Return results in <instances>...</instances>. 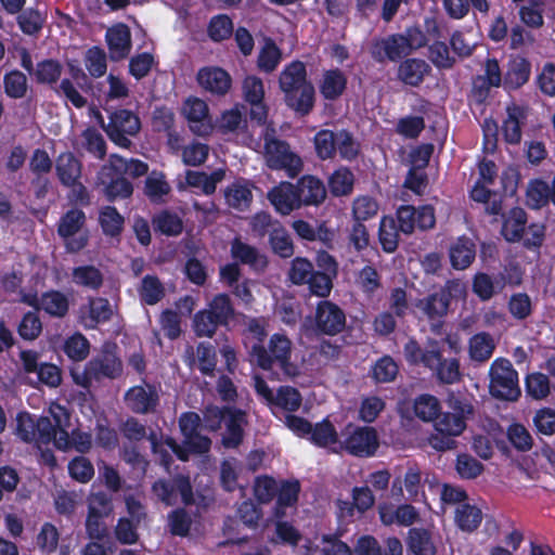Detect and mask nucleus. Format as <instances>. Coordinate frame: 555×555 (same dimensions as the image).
I'll list each match as a JSON object with an SVG mask.
<instances>
[{"label": "nucleus", "instance_id": "f257e3e1", "mask_svg": "<svg viewBox=\"0 0 555 555\" xmlns=\"http://www.w3.org/2000/svg\"><path fill=\"white\" fill-rule=\"evenodd\" d=\"M447 411L440 412L434 427L436 434L429 437V444L437 451H449L457 448L455 437L461 436L467 422L475 416L473 398L461 392H451L446 400Z\"/></svg>", "mask_w": 555, "mask_h": 555}, {"label": "nucleus", "instance_id": "f03ea898", "mask_svg": "<svg viewBox=\"0 0 555 555\" xmlns=\"http://www.w3.org/2000/svg\"><path fill=\"white\" fill-rule=\"evenodd\" d=\"M338 274V262L326 250L315 255V267L306 257H295L287 272L288 280L297 286L308 285L309 292L321 298L330 296Z\"/></svg>", "mask_w": 555, "mask_h": 555}, {"label": "nucleus", "instance_id": "7ed1b4c3", "mask_svg": "<svg viewBox=\"0 0 555 555\" xmlns=\"http://www.w3.org/2000/svg\"><path fill=\"white\" fill-rule=\"evenodd\" d=\"M279 88L284 94L286 106L299 116L309 115L315 104V89L308 79L307 66L294 60L286 64L279 76Z\"/></svg>", "mask_w": 555, "mask_h": 555}, {"label": "nucleus", "instance_id": "20e7f679", "mask_svg": "<svg viewBox=\"0 0 555 555\" xmlns=\"http://www.w3.org/2000/svg\"><path fill=\"white\" fill-rule=\"evenodd\" d=\"M234 317L235 308L230 295L219 293L211 298L205 309L194 314L192 328L199 338H212L219 328L229 330Z\"/></svg>", "mask_w": 555, "mask_h": 555}, {"label": "nucleus", "instance_id": "39448f33", "mask_svg": "<svg viewBox=\"0 0 555 555\" xmlns=\"http://www.w3.org/2000/svg\"><path fill=\"white\" fill-rule=\"evenodd\" d=\"M292 341L280 333L271 335L268 346L254 344L249 350L250 361L263 371H271L274 366L291 374Z\"/></svg>", "mask_w": 555, "mask_h": 555}, {"label": "nucleus", "instance_id": "423d86ee", "mask_svg": "<svg viewBox=\"0 0 555 555\" xmlns=\"http://www.w3.org/2000/svg\"><path fill=\"white\" fill-rule=\"evenodd\" d=\"M108 114V122L104 127L108 139L119 147L129 149L132 144L129 137H134L141 129L139 116L128 108L113 109L107 104L103 107Z\"/></svg>", "mask_w": 555, "mask_h": 555}, {"label": "nucleus", "instance_id": "0eeeda50", "mask_svg": "<svg viewBox=\"0 0 555 555\" xmlns=\"http://www.w3.org/2000/svg\"><path fill=\"white\" fill-rule=\"evenodd\" d=\"M489 376V390L493 398L505 401L518 400L521 393L518 373L508 359H495L490 366Z\"/></svg>", "mask_w": 555, "mask_h": 555}, {"label": "nucleus", "instance_id": "6e6552de", "mask_svg": "<svg viewBox=\"0 0 555 555\" xmlns=\"http://www.w3.org/2000/svg\"><path fill=\"white\" fill-rule=\"evenodd\" d=\"M461 291V285L457 281L449 280L438 291L418 299L415 302V307L434 326L440 325L448 314L452 297Z\"/></svg>", "mask_w": 555, "mask_h": 555}, {"label": "nucleus", "instance_id": "1a4fd4ad", "mask_svg": "<svg viewBox=\"0 0 555 555\" xmlns=\"http://www.w3.org/2000/svg\"><path fill=\"white\" fill-rule=\"evenodd\" d=\"M152 492L167 506L177 503L178 495L185 506L195 503L193 486L189 476L176 474L169 478H159L152 485Z\"/></svg>", "mask_w": 555, "mask_h": 555}, {"label": "nucleus", "instance_id": "9d476101", "mask_svg": "<svg viewBox=\"0 0 555 555\" xmlns=\"http://www.w3.org/2000/svg\"><path fill=\"white\" fill-rule=\"evenodd\" d=\"M346 327L345 311L335 302L321 300L314 311L311 330L315 336H336Z\"/></svg>", "mask_w": 555, "mask_h": 555}, {"label": "nucleus", "instance_id": "9b49d317", "mask_svg": "<svg viewBox=\"0 0 555 555\" xmlns=\"http://www.w3.org/2000/svg\"><path fill=\"white\" fill-rule=\"evenodd\" d=\"M348 436L341 442V448L349 454L359 457L373 456L378 447L377 431L373 427L353 426L351 423L346 426Z\"/></svg>", "mask_w": 555, "mask_h": 555}, {"label": "nucleus", "instance_id": "f8f14e48", "mask_svg": "<svg viewBox=\"0 0 555 555\" xmlns=\"http://www.w3.org/2000/svg\"><path fill=\"white\" fill-rule=\"evenodd\" d=\"M242 95L249 105L248 116L250 121L258 126L266 125L269 106L264 102V86L261 78L254 75L246 76L242 82Z\"/></svg>", "mask_w": 555, "mask_h": 555}, {"label": "nucleus", "instance_id": "ddd939ff", "mask_svg": "<svg viewBox=\"0 0 555 555\" xmlns=\"http://www.w3.org/2000/svg\"><path fill=\"white\" fill-rule=\"evenodd\" d=\"M116 343L106 341L100 352L88 361L89 369L96 382L103 378L115 379L122 373V362L117 354Z\"/></svg>", "mask_w": 555, "mask_h": 555}, {"label": "nucleus", "instance_id": "4468645a", "mask_svg": "<svg viewBox=\"0 0 555 555\" xmlns=\"http://www.w3.org/2000/svg\"><path fill=\"white\" fill-rule=\"evenodd\" d=\"M124 401L132 413L147 415L156 412L160 398L156 386L145 383L130 387L124 395Z\"/></svg>", "mask_w": 555, "mask_h": 555}, {"label": "nucleus", "instance_id": "2eb2a0df", "mask_svg": "<svg viewBox=\"0 0 555 555\" xmlns=\"http://www.w3.org/2000/svg\"><path fill=\"white\" fill-rule=\"evenodd\" d=\"M56 410L57 412L51 409L53 421L48 416L38 417L35 442L46 446L53 442L56 448L57 438L69 421V414L65 408L56 405Z\"/></svg>", "mask_w": 555, "mask_h": 555}, {"label": "nucleus", "instance_id": "dca6fc26", "mask_svg": "<svg viewBox=\"0 0 555 555\" xmlns=\"http://www.w3.org/2000/svg\"><path fill=\"white\" fill-rule=\"evenodd\" d=\"M108 165L103 166L99 172L100 183L104 186L103 193L106 199L111 203L125 199L132 195L133 185L125 177H122L116 169L107 170Z\"/></svg>", "mask_w": 555, "mask_h": 555}, {"label": "nucleus", "instance_id": "f3484780", "mask_svg": "<svg viewBox=\"0 0 555 555\" xmlns=\"http://www.w3.org/2000/svg\"><path fill=\"white\" fill-rule=\"evenodd\" d=\"M197 83L207 92L223 96L232 87L230 74L218 66L202 67L196 75Z\"/></svg>", "mask_w": 555, "mask_h": 555}, {"label": "nucleus", "instance_id": "a211bd4d", "mask_svg": "<svg viewBox=\"0 0 555 555\" xmlns=\"http://www.w3.org/2000/svg\"><path fill=\"white\" fill-rule=\"evenodd\" d=\"M185 117L189 121L190 130L199 137L210 134L212 126L209 117L208 105L198 98H191L184 104Z\"/></svg>", "mask_w": 555, "mask_h": 555}, {"label": "nucleus", "instance_id": "6ab92c4d", "mask_svg": "<svg viewBox=\"0 0 555 555\" xmlns=\"http://www.w3.org/2000/svg\"><path fill=\"white\" fill-rule=\"evenodd\" d=\"M431 74V66L420 57H406L400 62L397 78L409 87H420L425 78Z\"/></svg>", "mask_w": 555, "mask_h": 555}, {"label": "nucleus", "instance_id": "aec40b11", "mask_svg": "<svg viewBox=\"0 0 555 555\" xmlns=\"http://www.w3.org/2000/svg\"><path fill=\"white\" fill-rule=\"evenodd\" d=\"M246 412L232 406L224 420L225 431L222 435L221 443L225 449L238 448L244 439V425L247 424Z\"/></svg>", "mask_w": 555, "mask_h": 555}, {"label": "nucleus", "instance_id": "412c9836", "mask_svg": "<svg viewBox=\"0 0 555 555\" xmlns=\"http://www.w3.org/2000/svg\"><path fill=\"white\" fill-rule=\"evenodd\" d=\"M298 204L306 206H319L326 197V188L323 181L314 176H302L296 183Z\"/></svg>", "mask_w": 555, "mask_h": 555}, {"label": "nucleus", "instance_id": "4be33fe9", "mask_svg": "<svg viewBox=\"0 0 555 555\" xmlns=\"http://www.w3.org/2000/svg\"><path fill=\"white\" fill-rule=\"evenodd\" d=\"M106 41L113 60L126 59L132 47L130 28L124 23L112 26L106 31Z\"/></svg>", "mask_w": 555, "mask_h": 555}, {"label": "nucleus", "instance_id": "5701e85b", "mask_svg": "<svg viewBox=\"0 0 555 555\" xmlns=\"http://www.w3.org/2000/svg\"><path fill=\"white\" fill-rule=\"evenodd\" d=\"M348 78L340 68L325 69L319 81V91L325 101L338 100L347 90Z\"/></svg>", "mask_w": 555, "mask_h": 555}, {"label": "nucleus", "instance_id": "b1692460", "mask_svg": "<svg viewBox=\"0 0 555 555\" xmlns=\"http://www.w3.org/2000/svg\"><path fill=\"white\" fill-rule=\"evenodd\" d=\"M476 258V244L466 235L459 236L449 247L451 267L455 270L467 269Z\"/></svg>", "mask_w": 555, "mask_h": 555}, {"label": "nucleus", "instance_id": "393cba45", "mask_svg": "<svg viewBox=\"0 0 555 555\" xmlns=\"http://www.w3.org/2000/svg\"><path fill=\"white\" fill-rule=\"evenodd\" d=\"M301 486L298 479H282L279 481L274 516L282 519L286 508L297 504Z\"/></svg>", "mask_w": 555, "mask_h": 555}, {"label": "nucleus", "instance_id": "a878e982", "mask_svg": "<svg viewBox=\"0 0 555 555\" xmlns=\"http://www.w3.org/2000/svg\"><path fill=\"white\" fill-rule=\"evenodd\" d=\"M531 76V62L521 55L509 59L504 75V85L508 89L517 90L526 85Z\"/></svg>", "mask_w": 555, "mask_h": 555}, {"label": "nucleus", "instance_id": "bb28decb", "mask_svg": "<svg viewBox=\"0 0 555 555\" xmlns=\"http://www.w3.org/2000/svg\"><path fill=\"white\" fill-rule=\"evenodd\" d=\"M526 196L531 208H544L550 203L555 206V176L551 184L542 179H532L529 181Z\"/></svg>", "mask_w": 555, "mask_h": 555}, {"label": "nucleus", "instance_id": "cd10ccee", "mask_svg": "<svg viewBox=\"0 0 555 555\" xmlns=\"http://www.w3.org/2000/svg\"><path fill=\"white\" fill-rule=\"evenodd\" d=\"M403 353L409 364L428 367L437 360L438 344L434 341L429 348L423 349L416 339L410 338L403 347Z\"/></svg>", "mask_w": 555, "mask_h": 555}, {"label": "nucleus", "instance_id": "c85d7f7f", "mask_svg": "<svg viewBox=\"0 0 555 555\" xmlns=\"http://www.w3.org/2000/svg\"><path fill=\"white\" fill-rule=\"evenodd\" d=\"M253 186L246 179H235L223 191L225 203L230 208H240L241 206L248 208L253 202Z\"/></svg>", "mask_w": 555, "mask_h": 555}, {"label": "nucleus", "instance_id": "c756f323", "mask_svg": "<svg viewBox=\"0 0 555 555\" xmlns=\"http://www.w3.org/2000/svg\"><path fill=\"white\" fill-rule=\"evenodd\" d=\"M434 362L435 364H431V366H428L427 369L435 373L437 379L441 384L452 385L461 380L462 373L460 371L459 359H444L440 348L438 347V357Z\"/></svg>", "mask_w": 555, "mask_h": 555}, {"label": "nucleus", "instance_id": "7c9ffc66", "mask_svg": "<svg viewBox=\"0 0 555 555\" xmlns=\"http://www.w3.org/2000/svg\"><path fill=\"white\" fill-rule=\"evenodd\" d=\"M82 165L72 153H61L56 158L55 170L60 182L63 185L73 184L81 177Z\"/></svg>", "mask_w": 555, "mask_h": 555}, {"label": "nucleus", "instance_id": "2f4dec72", "mask_svg": "<svg viewBox=\"0 0 555 555\" xmlns=\"http://www.w3.org/2000/svg\"><path fill=\"white\" fill-rule=\"evenodd\" d=\"M506 284L505 275L500 273L493 280L488 273L478 272L473 279V292L482 301L490 300L496 293H500Z\"/></svg>", "mask_w": 555, "mask_h": 555}, {"label": "nucleus", "instance_id": "473e14b6", "mask_svg": "<svg viewBox=\"0 0 555 555\" xmlns=\"http://www.w3.org/2000/svg\"><path fill=\"white\" fill-rule=\"evenodd\" d=\"M268 199L274 208H299L296 184L283 181L268 192Z\"/></svg>", "mask_w": 555, "mask_h": 555}, {"label": "nucleus", "instance_id": "72a5a7b5", "mask_svg": "<svg viewBox=\"0 0 555 555\" xmlns=\"http://www.w3.org/2000/svg\"><path fill=\"white\" fill-rule=\"evenodd\" d=\"M507 117L503 120L502 134L506 143L518 144L521 141V120L526 118L524 109L518 105L507 107Z\"/></svg>", "mask_w": 555, "mask_h": 555}, {"label": "nucleus", "instance_id": "f704fd0d", "mask_svg": "<svg viewBox=\"0 0 555 555\" xmlns=\"http://www.w3.org/2000/svg\"><path fill=\"white\" fill-rule=\"evenodd\" d=\"M40 310L52 318L62 319L69 310L68 297L61 291L51 289L40 296Z\"/></svg>", "mask_w": 555, "mask_h": 555}, {"label": "nucleus", "instance_id": "c9c22d12", "mask_svg": "<svg viewBox=\"0 0 555 555\" xmlns=\"http://www.w3.org/2000/svg\"><path fill=\"white\" fill-rule=\"evenodd\" d=\"M92 447V438L89 433L81 431L80 429H74L69 435L67 429L61 431L57 438L56 449L61 451H67L75 449L79 453H87Z\"/></svg>", "mask_w": 555, "mask_h": 555}, {"label": "nucleus", "instance_id": "e433bc0d", "mask_svg": "<svg viewBox=\"0 0 555 555\" xmlns=\"http://www.w3.org/2000/svg\"><path fill=\"white\" fill-rule=\"evenodd\" d=\"M495 349V343L492 336L487 332H480L473 335L468 343L469 357L475 362L488 361Z\"/></svg>", "mask_w": 555, "mask_h": 555}, {"label": "nucleus", "instance_id": "4c0bfd02", "mask_svg": "<svg viewBox=\"0 0 555 555\" xmlns=\"http://www.w3.org/2000/svg\"><path fill=\"white\" fill-rule=\"evenodd\" d=\"M171 186L167 182L165 175L152 171L145 179L144 194L152 204L159 205L165 203V197L170 193Z\"/></svg>", "mask_w": 555, "mask_h": 555}, {"label": "nucleus", "instance_id": "58836bf2", "mask_svg": "<svg viewBox=\"0 0 555 555\" xmlns=\"http://www.w3.org/2000/svg\"><path fill=\"white\" fill-rule=\"evenodd\" d=\"M116 169L122 177L139 178L149 171V165L137 158H125L117 154L111 155L107 170Z\"/></svg>", "mask_w": 555, "mask_h": 555}, {"label": "nucleus", "instance_id": "ea45409f", "mask_svg": "<svg viewBox=\"0 0 555 555\" xmlns=\"http://www.w3.org/2000/svg\"><path fill=\"white\" fill-rule=\"evenodd\" d=\"M413 412L423 422H436L441 412V404L434 395L422 393L414 399Z\"/></svg>", "mask_w": 555, "mask_h": 555}, {"label": "nucleus", "instance_id": "a19ab883", "mask_svg": "<svg viewBox=\"0 0 555 555\" xmlns=\"http://www.w3.org/2000/svg\"><path fill=\"white\" fill-rule=\"evenodd\" d=\"M302 403L300 391L292 386H280L272 402V411L279 408L289 414L296 412Z\"/></svg>", "mask_w": 555, "mask_h": 555}, {"label": "nucleus", "instance_id": "79ce46f5", "mask_svg": "<svg viewBox=\"0 0 555 555\" xmlns=\"http://www.w3.org/2000/svg\"><path fill=\"white\" fill-rule=\"evenodd\" d=\"M138 292L141 301L147 306H154L165 297V287L156 275H145Z\"/></svg>", "mask_w": 555, "mask_h": 555}, {"label": "nucleus", "instance_id": "37998d69", "mask_svg": "<svg viewBox=\"0 0 555 555\" xmlns=\"http://www.w3.org/2000/svg\"><path fill=\"white\" fill-rule=\"evenodd\" d=\"M482 520V512L475 505L462 503L455 512V522L462 531H475Z\"/></svg>", "mask_w": 555, "mask_h": 555}, {"label": "nucleus", "instance_id": "c03bdc74", "mask_svg": "<svg viewBox=\"0 0 555 555\" xmlns=\"http://www.w3.org/2000/svg\"><path fill=\"white\" fill-rule=\"evenodd\" d=\"M354 176L347 167L336 169L328 178V189L333 196H346L353 190Z\"/></svg>", "mask_w": 555, "mask_h": 555}, {"label": "nucleus", "instance_id": "a18cd8bd", "mask_svg": "<svg viewBox=\"0 0 555 555\" xmlns=\"http://www.w3.org/2000/svg\"><path fill=\"white\" fill-rule=\"evenodd\" d=\"M73 282L82 287L93 291L99 289L103 285V274L100 269L92 264L79 266L73 269Z\"/></svg>", "mask_w": 555, "mask_h": 555}, {"label": "nucleus", "instance_id": "49530a36", "mask_svg": "<svg viewBox=\"0 0 555 555\" xmlns=\"http://www.w3.org/2000/svg\"><path fill=\"white\" fill-rule=\"evenodd\" d=\"M514 214L513 217L506 218L503 221L501 234L507 242H519L525 233L527 223L526 210H509Z\"/></svg>", "mask_w": 555, "mask_h": 555}, {"label": "nucleus", "instance_id": "de8ad7c7", "mask_svg": "<svg viewBox=\"0 0 555 555\" xmlns=\"http://www.w3.org/2000/svg\"><path fill=\"white\" fill-rule=\"evenodd\" d=\"M119 430L124 438L132 442H139L147 438L153 448L157 446V439L154 433L147 436L146 426L142 424L137 417L129 416L119 426Z\"/></svg>", "mask_w": 555, "mask_h": 555}, {"label": "nucleus", "instance_id": "09e8293b", "mask_svg": "<svg viewBox=\"0 0 555 555\" xmlns=\"http://www.w3.org/2000/svg\"><path fill=\"white\" fill-rule=\"evenodd\" d=\"M409 548L415 555H436V547L431 541L430 532L424 528L409 530Z\"/></svg>", "mask_w": 555, "mask_h": 555}, {"label": "nucleus", "instance_id": "8fccbe9b", "mask_svg": "<svg viewBox=\"0 0 555 555\" xmlns=\"http://www.w3.org/2000/svg\"><path fill=\"white\" fill-rule=\"evenodd\" d=\"M282 60V52L273 39L267 38L259 51L257 66L261 72L272 73Z\"/></svg>", "mask_w": 555, "mask_h": 555}, {"label": "nucleus", "instance_id": "3c124183", "mask_svg": "<svg viewBox=\"0 0 555 555\" xmlns=\"http://www.w3.org/2000/svg\"><path fill=\"white\" fill-rule=\"evenodd\" d=\"M337 135L330 129H321L313 138L314 149L318 157L322 160L331 159L337 152Z\"/></svg>", "mask_w": 555, "mask_h": 555}, {"label": "nucleus", "instance_id": "603ef678", "mask_svg": "<svg viewBox=\"0 0 555 555\" xmlns=\"http://www.w3.org/2000/svg\"><path fill=\"white\" fill-rule=\"evenodd\" d=\"M310 440L319 448H326L338 442V434L335 426L326 417L314 426L312 425Z\"/></svg>", "mask_w": 555, "mask_h": 555}, {"label": "nucleus", "instance_id": "864d4df0", "mask_svg": "<svg viewBox=\"0 0 555 555\" xmlns=\"http://www.w3.org/2000/svg\"><path fill=\"white\" fill-rule=\"evenodd\" d=\"M63 72L60 61L46 59L37 63L35 67V78L38 83L53 85L59 81Z\"/></svg>", "mask_w": 555, "mask_h": 555}, {"label": "nucleus", "instance_id": "5fc2aeb1", "mask_svg": "<svg viewBox=\"0 0 555 555\" xmlns=\"http://www.w3.org/2000/svg\"><path fill=\"white\" fill-rule=\"evenodd\" d=\"M378 240L385 253L391 254L398 248L399 231L393 218L383 217L378 230Z\"/></svg>", "mask_w": 555, "mask_h": 555}, {"label": "nucleus", "instance_id": "6e6d98bb", "mask_svg": "<svg viewBox=\"0 0 555 555\" xmlns=\"http://www.w3.org/2000/svg\"><path fill=\"white\" fill-rule=\"evenodd\" d=\"M63 350L70 360L80 362L89 356L90 343L85 335L77 332L65 340Z\"/></svg>", "mask_w": 555, "mask_h": 555}, {"label": "nucleus", "instance_id": "4d7b16f0", "mask_svg": "<svg viewBox=\"0 0 555 555\" xmlns=\"http://www.w3.org/2000/svg\"><path fill=\"white\" fill-rule=\"evenodd\" d=\"M269 243L273 253L281 258H291L294 255L293 240L282 227L272 229L269 235Z\"/></svg>", "mask_w": 555, "mask_h": 555}, {"label": "nucleus", "instance_id": "13d9d810", "mask_svg": "<svg viewBox=\"0 0 555 555\" xmlns=\"http://www.w3.org/2000/svg\"><path fill=\"white\" fill-rule=\"evenodd\" d=\"M403 483L408 492V500L418 501L420 494L424 495L422 469L416 463L408 462Z\"/></svg>", "mask_w": 555, "mask_h": 555}, {"label": "nucleus", "instance_id": "bf43d9fd", "mask_svg": "<svg viewBox=\"0 0 555 555\" xmlns=\"http://www.w3.org/2000/svg\"><path fill=\"white\" fill-rule=\"evenodd\" d=\"M405 41L406 39L401 34H392L383 39L382 47L385 56L391 62H398L408 56L411 51Z\"/></svg>", "mask_w": 555, "mask_h": 555}, {"label": "nucleus", "instance_id": "052dcab7", "mask_svg": "<svg viewBox=\"0 0 555 555\" xmlns=\"http://www.w3.org/2000/svg\"><path fill=\"white\" fill-rule=\"evenodd\" d=\"M509 314L517 321L528 319L533 312V304L527 293H515L507 301Z\"/></svg>", "mask_w": 555, "mask_h": 555}, {"label": "nucleus", "instance_id": "680f3d73", "mask_svg": "<svg viewBox=\"0 0 555 555\" xmlns=\"http://www.w3.org/2000/svg\"><path fill=\"white\" fill-rule=\"evenodd\" d=\"M526 392L535 400L546 398L551 392V384L547 375L534 372L528 374L525 380Z\"/></svg>", "mask_w": 555, "mask_h": 555}, {"label": "nucleus", "instance_id": "e2e57ef3", "mask_svg": "<svg viewBox=\"0 0 555 555\" xmlns=\"http://www.w3.org/2000/svg\"><path fill=\"white\" fill-rule=\"evenodd\" d=\"M233 33V22L227 14H218L210 18L207 34L215 42L229 39Z\"/></svg>", "mask_w": 555, "mask_h": 555}, {"label": "nucleus", "instance_id": "0e129e2a", "mask_svg": "<svg viewBox=\"0 0 555 555\" xmlns=\"http://www.w3.org/2000/svg\"><path fill=\"white\" fill-rule=\"evenodd\" d=\"M5 94L11 99H22L27 92V77L18 69L7 73L3 77Z\"/></svg>", "mask_w": 555, "mask_h": 555}, {"label": "nucleus", "instance_id": "69168bd1", "mask_svg": "<svg viewBox=\"0 0 555 555\" xmlns=\"http://www.w3.org/2000/svg\"><path fill=\"white\" fill-rule=\"evenodd\" d=\"M198 370L204 376H214L217 365L215 347L208 341H201L196 346Z\"/></svg>", "mask_w": 555, "mask_h": 555}, {"label": "nucleus", "instance_id": "338daca9", "mask_svg": "<svg viewBox=\"0 0 555 555\" xmlns=\"http://www.w3.org/2000/svg\"><path fill=\"white\" fill-rule=\"evenodd\" d=\"M85 220L86 216L83 210H67L59 222V235L63 238L76 235L83 225Z\"/></svg>", "mask_w": 555, "mask_h": 555}, {"label": "nucleus", "instance_id": "774afa93", "mask_svg": "<svg viewBox=\"0 0 555 555\" xmlns=\"http://www.w3.org/2000/svg\"><path fill=\"white\" fill-rule=\"evenodd\" d=\"M99 221L101 229L106 236H120L124 230L125 219L118 210H100Z\"/></svg>", "mask_w": 555, "mask_h": 555}]
</instances>
